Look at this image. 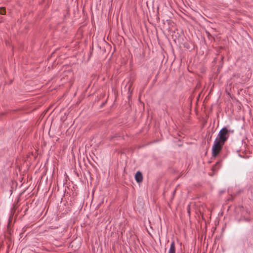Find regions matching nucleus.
<instances>
[{
	"mask_svg": "<svg viewBox=\"0 0 253 253\" xmlns=\"http://www.w3.org/2000/svg\"><path fill=\"white\" fill-rule=\"evenodd\" d=\"M168 253H176L175 243L172 241L170 245V248L169 250Z\"/></svg>",
	"mask_w": 253,
	"mask_h": 253,
	"instance_id": "7ed1b4c3",
	"label": "nucleus"
},
{
	"mask_svg": "<svg viewBox=\"0 0 253 253\" xmlns=\"http://www.w3.org/2000/svg\"><path fill=\"white\" fill-rule=\"evenodd\" d=\"M135 179L138 183H140L143 181V175L142 173L138 171L135 174Z\"/></svg>",
	"mask_w": 253,
	"mask_h": 253,
	"instance_id": "f03ea898",
	"label": "nucleus"
},
{
	"mask_svg": "<svg viewBox=\"0 0 253 253\" xmlns=\"http://www.w3.org/2000/svg\"><path fill=\"white\" fill-rule=\"evenodd\" d=\"M6 11L4 7H0V14L2 15H4L5 14Z\"/></svg>",
	"mask_w": 253,
	"mask_h": 253,
	"instance_id": "39448f33",
	"label": "nucleus"
},
{
	"mask_svg": "<svg viewBox=\"0 0 253 253\" xmlns=\"http://www.w3.org/2000/svg\"><path fill=\"white\" fill-rule=\"evenodd\" d=\"M220 163L221 162L219 161L216 162V164L212 167V170L213 171H217L220 166Z\"/></svg>",
	"mask_w": 253,
	"mask_h": 253,
	"instance_id": "20e7f679",
	"label": "nucleus"
},
{
	"mask_svg": "<svg viewBox=\"0 0 253 253\" xmlns=\"http://www.w3.org/2000/svg\"><path fill=\"white\" fill-rule=\"evenodd\" d=\"M233 129H228L223 127L219 131L212 146V156L216 157L221 152L223 145L227 141L231 133H233Z\"/></svg>",
	"mask_w": 253,
	"mask_h": 253,
	"instance_id": "f257e3e1",
	"label": "nucleus"
}]
</instances>
